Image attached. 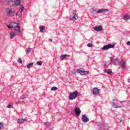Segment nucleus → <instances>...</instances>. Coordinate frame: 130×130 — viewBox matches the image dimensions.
Here are the masks:
<instances>
[{
  "label": "nucleus",
  "mask_w": 130,
  "mask_h": 130,
  "mask_svg": "<svg viewBox=\"0 0 130 130\" xmlns=\"http://www.w3.org/2000/svg\"><path fill=\"white\" fill-rule=\"evenodd\" d=\"M79 96V92L77 91H75L73 92H71L69 95L70 100H74Z\"/></svg>",
  "instance_id": "f257e3e1"
},
{
  "label": "nucleus",
  "mask_w": 130,
  "mask_h": 130,
  "mask_svg": "<svg viewBox=\"0 0 130 130\" xmlns=\"http://www.w3.org/2000/svg\"><path fill=\"white\" fill-rule=\"evenodd\" d=\"M76 16H77V11L76 10H71L70 11V18L73 21H76L77 20V18H76Z\"/></svg>",
  "instance_id": "f03ea898"
},
{
  "label": "nucleus",
  "mask_w": 130,
  "mask_h": 130,
  "mask_svg": "<svg viewBox=\"0 0 130 130\" xmlns=\"http://www.w3.org/2000/svg\"><path fill=\"white\" fill-rule=\"evenodd\" d=\"M7 14L8 17H13L15 16V10L12 9H8L7 10Z\"/></svg>",
  "instance_id": "7ed1b4c3"
},
{
  "label": "nucleus",
  "mask_w": 130,
  "mask_h": 130,
  "mask_svg": "<svg viewBox=\"0 0 130 130\" xmlns=\"http://www.w3.org/2000/svg\"><path fill=\"white\" fill-rule=\"evenodd\" d=\"M13 23L17 25L16 26H14V28H15L14 31H15V32H18V33H21V27L20 26V23L16 22H13Z\"/></svg>",
  "instance_id": "20e7f679"
},
{
  "label": "nucleus",
  "mask_w": 130,
  "mask_h": 130,
  "mask_svg": "<svg viewBox=\"0 0 130 130\" xmlns=\"http://www.w3.org/2000/svg\"><path fill=\"white\" fill-rule=\"evenodd\" d=\"M5 2L9 5L11 2H13L16 6H19L21 4V0H5Z\"/></svg>",
  "instance_id": "39448f33"
},
{
  "label": "nucleus",
  "mask_w": 130,
  "mask_h": 130,
  "mask_svg": "<svg viewBox=\"0 0 130 130\" xmlns=\"http://www.w3.org/2000/svg\"><path fill=\"white\" fill-rule=\"evenodd\" d=\"M92 10L93 12H96L97 14H100L101 13H103V12H108V9H99L98 11H97V9L92 8Z\"/></svg>",
  "instance_id": "423d86ee"
},
{
  "label": "nucleus",
  "mask_w": 130,
  "mask_h": 130,
  "mask_svg": "<svg viewBox=\"0 0 130 130\" xmlns=\"http://www.w3.org/2000/svg\"><path fill=\"white\" fill-rule=\"evenodd\" d=\"M114 47V45L112 44H108L105 45L103 48V50H107V49H109V48H113Z\"/></svg>",
  "instance_id": "0eeeda50"
},
{
  "label": "nucleus",
  "mask_w": 130,
  "mask_h": 130,
  "mask_svg": "<svg viewBox=\"0 0 130 130\" xmlns=\"http://www.w3.org/2000/svg\"><path fill=\"white\" fill-rule=\"evenodd\" d=\"M77 73H78L79 74H80V75H81L82 76H85L89 74V71H82L80 69H78L77 70Z\"/></svg>",
  "instance_id": "6e6552de"
},
{
  "label": "nucleus",
  "mask_w": 130,
  "mask_h": 130,
  "mask_svg": "<svg viewBox=\"0 0 130 130\" xmlns=\"http://www.w3.org/2000/svg\"><path fill=\"white\" fill-rule=\"evenodd\" d=\"M110 60H111V62L114 63L115 66H117V63H119V61L118 58H116V59H114L113 58L110 57Z\"/></svg>",
  "instance_id": "1a4fd4ad"
},
{
  "label": "nucleus",
  "mask_w": 130,
  "mask_h": 130,
  "mask_svg": "<svg viewBox=\"0 0 130 130\" xmlns=\"http://www.w3.org/2000/svg\"><path fill=\"white\" fill-rule=\"evenodd\" d=\"M102 26L98 25L93 27V29L94 31H97V32H100V31H102Z\"/></svg>",
  "instance_id": "9d476101"
},
{
  "label": "nucleus",
  "mask_w": 130,
  "mask_h": 130,
  "mask_svg": "<svg viewBox=\"0 0 130 130\" xmlns=\"http://www.w3.org/2000/svg\"><path fill=\"white\" fill-rule=\"evenodd\" d=\"M81 119L83 122L84 123L88 122V121H89V118L87 117L86 115H83Z\"/></svg>",
  "instance_id": "9b49d317"
},
{
  "label": "nucleus",
  "mask_w": 130,
  "mask_h": 130,
  "mask_svg": "<svg viewBox=\"0 0 130 130\" xmlns=\"http://www.w3.org/2000/svg\"><path fill=\"white\" fill-rule=\"evenodd\" d=\"M99 91H100V89H98L97 87H95L93 89L92 93L93 95H98V94H99Z\"/></svg>",
  "instance_id": "f8f14e48"
},
{
  "label": "nucleus",
  "mask_w": 130,
  "mask_h": 130,
  "mask_svg": "<svg viewBox=\"0 0 130 130\" xmlns=\"http://www.w3.org/2000/svg\"><path fill=\"white\" fill-rule=\"evenodd\" d=\"M113 107L114 108H121V105H120V104H118L114 102H113Z\"/></svg>",
  "instance_id": "ddd939ff"
},
{
  "label": "nucleus",
  "mask_w": 130,
  "mask_h": 130,
  "mask_svg": "<svg viewBox=\"0 0 130 130\" xmlns=\"http://www.w3.org/2000/svg\"><path fill=\"white\" fill-rule=\"evenodd\" d=\"M120 62V64H121V67H122V68H123V69H124V70H125V66H126V63H125V61H124V60H121L120 62Z\"/></svg>",
  "instance_id": "4468645a"
},
{
  "label": "nucleus",
  "mask_w": 130,
  "mask_h": 130,
  "mask_svg": "<svg viewBox=\"0 0 130 130\" xmlns=\"http://www.w3.org/2000/svg\"><path fill=\"white\" fill-rule=\"evenodd\" d=\"M75 113H76L77 116H79L81 114V109L79 108H75Z\"/></svg>",
  "instance_id": "2eb2a0df"
},
{
  "label": "nucleus",
  "mask_w": 130,
  "mask_h": 130,
  "mask_svg": "<svg viewBox=\"0 0 130 130\" xmlns=\"http://www.w3.org/2000/svg\"><path fill=\"white\" fill-rule=\"evenodd\" d=\"M66 57H70V55L62 54L60 56V59H61L62 60H63V59H65Z\"/></svg>",
  "instance_id": "dca6fc26"
},
{
  "label": "nucleus",
  "mask_w": 130,
  "mask_h": 130,
  "mask_svg": "<svg viewBox=\"0 0 130 130\" xmlns=\"http://www.w3.org/2000/svg\"><path fill=\"white\" fill-rule=\"evenodd\" d=\"M25 121H27V119H23L22 120L18 119L17 120V123H19V124H21L22 123H24Z\"/></svg>",
  "instance_id": "f3484780"
},
{
  "label": "nucleus",
  "mask_w": 130,
  "mask_h": 130,
  "mask_svg": "<svg viewBox=\"0 0 130 130\" xmlns=\"http://www.w3.org/2000/svg\"><path fill=\"white\" fill-rule=\"evenodd\" d=\"M20 7V9L19 10L20 11V16L22 17V13L24 12V10H25V8H24V6L22 5H21Z\"/></svg>",
  "instance_id": "a211bd4d"
},
{
  "label": "nucleus",
  "mask_w": 130,
  "mask_h": 130,
  "mask_svg": "<svg viewBox=\"0 0 130 130\" xmlns=\"http://www.w3.org/2000/svg\"><path fill=\"white\" fill-rule=\"evenodd\" d=\"M15 36H16V32H15L14 31L10 32V38H11V39H13V38H14V37H15Z\"/></svg>",
  "instance_id": "6ab92c4d"
},
{
  "label": "nucleus",
  "mask_w": 130,
  "mask_h": 130,
  "mask_svg": "<svg viewBox=\"0 0 130 130\" xmlns=\"http://www.w3.org/2000/svg\"><path fill=\"white\" fill-rule=\"evenodd\" d=\"M40 28V31L41 32V33H43V32H44V30H45V27L44 26H42L41 27H39Z\"/></svg>",
  "instance_id": "aec40b11"
},
{
  "label": "nucleus",
  "mask_w": 130,
  "mask_h": 130,
  "mask_svg": "<svg viewBox=\"0 0 130 130\" xmlns=\"http://www.w3.org/2000/svg\"><path fill=\"white\" fill-rule=\"evenodd\" d=\"M130 17L129 14L124 15V20H129Z\"/></svg>",
  "instance_id": "412c9836"
},
{
  "label": "nucleus",
  "mask_w": 130,
  "mask_h": 130,
  "mask_svg": "<svg viewBox=\"0 0 130 130\" xmlns=\"http://www.w3.org/2000/svg\"><path fill=\"white\" fill-rule=\"evenodd\" d=\"M33 64H34V63H33V62L29 63L27 65V68L30 69V68H32V67H33Z\"/></svg>",
  "instance_id": "4be33fe9"
},
{
  "label": "nucleus",
  "mask_w": 130,
  "mask_h": 130,
  "mask_svg": "<svg viewBox=\"0 0 130 130\" xmlns=\"http://www.w3.org/2000/svg\"><path fill=\"white\" fill-rule=\"evenodd\" d=\"M105 72L107 74H108V75H110V74H112V71H111V70H110L109 69L105 70Z\"/></svg>",
  "instance_id": "5701e85b"
},
{
  "label": "nucleus",
  "mask_w": 130,
  "mask_h": 130,
  "mask_svg": "<svg viewBox=\"0 0 130 130\" xmlns=\"http://www.w3.org/2000/svg\"><path fill=\"white\" fill-rule=\"evenodd\" d=\"M51 91H55L56 90H58V88L56 87H53L51 89Z\"/></svg>",
  "instance_id": "b1692460"
},
{
  "label": "nucleus",
  "mask_w": 130,
  "mask_h": 130,
  "mask_svg": "<svg viewBox=\"0 0 130 130\" xmlns=\"http://www.w3.org/2000/svg\"><path fill=\"white\" fill-rule=\"evenodd\" d=\"M42 63H43V62L41 61H39L37 62L38 66H42Z\"/></svg>",
  "instance_id": "393cba45"
},
{
  "label": "nucleus",
  "mask_w": 130,
  "mask_h": 130,
  "mask_svg": "<svg viewBox=\"0 0 130 130\" xmlns=\"http://www.w3.org/2000/svg\"><path fill=\"white\" fill-rule=\"evenodd\" d=\"M111 64V63H110V62L109 61H107L105 63V66L106 67H108V66L110 65Z\"/></svg>",
  "instance_id": "a878e982"
},
{
  "label": "nucleus",
  "mask_w": 130,
  "mask_h": 130,
  "mask_svg": "<svg viewBox=\"0 0 130 130\" xmlns=\"http://www.w3.org/2000/svg\"><path fill=\"white\" fill-rule=\"evenodd\" d=\"M31 49H32V48H28L26 50V53H29V52H31Z\"/></svg>",
  "instance_id": "bb28decb"
},
{
  "label": "nucleus",
  "mask_w": 130,
  "mask_h": 130,
  "mask_svg": "<svg viewBox=\"0 0 130 130\" xmlns=\"http://www.w3.org/2000/svg\"><path fill=\"white\" fill-rule=\"evenodd\" d=\"M18 63H23V61H22V58H20L18 60Z\"/></svg>",
  "instance_id": "cd10ccee"
},
{
  "label": "nucleus",
  "mask_w": 130,
  "mask_h": 130,
  "mask_svg": "<svg viewBox=\"0 0 130 130\" xmlns=\"http://www.w3.org/2000/svg\"><path fill=\"white\" fill-rule=\"evenodd\" d=\"M7 27L9 29H11V28H14L15 26L13 25H7Z\"/></svg>",
  "instance_id": "c85d7f7f"
},
{
  "label": "nucleus",
  "mask_w": 130,
  "mask_h": 130,
  "mask_svg": "<svg viewBox=\"0 0 130 130\" xmlns=\"http://www.w3.org/2000/svg\"><path fill=\"white\" fill-rule=\"evenodd\" d=\"M88 47H93V44L91 43H88L87 45Z\"/></svg>",
  "instance_id": "c756f323"
},
{
  "label": "nucleus",
  "mask_w": 130,
  "mask_h": 130,
  "mask_svg": "<svg viewBox=\"0 0 130 130\" xmlns=\"http://www.w3.org/2000/svg\"><path fill=\"white\" fill-rule=\"evenodd\" d=\"M7 108H13V105L12 104H9L7 106Z\"/></svg>",
  "instance_id": "7c9ffc66"
},
{
  "label": "nucleus",
  "mask_w": 130,
  "mask_h": 130,
  "mask_svg": "<svg viewBox=\"0 0 130 130\" xmlns=\"http://www.w3.org/2000/svg\"><path fill=\"white\" fill-rule=\"evenodd\" d=\"M51 123H49V122H46V123H44V125H51Z\"/></svg>",
  "instance_id": "2f4dec72"
},
{
  "label": "nucleus",
  "mask_w": 130,
  "mask_h": 130,
  "mask_svg": "<svg viewBox=\"0 0 130 130\" xmlns=\"http://www.w3.org/2000/svg\"><path fill=\"white\" fill-rule=\"evenodd\" d=\"M4 125V123H3V122H0V129H2V127H3Z\"/></svg>",
  "instance_id": "473e14b6"
},
{
  "label": "nucleus",
  "mask_w": 130,
  "mask_h": 130,
  "mask_svg": "<svg viewBox=\"0 0 130 130\" xmlns=\"http://www.w3.org/2000/svg\"><path fill=\"white\" fill-rule=\"evenodd\" d=\"M25 98H26V97H25V96H24V95H22V96H21V97H20V99H21V100H24V99H25Z\"/></svg>",
  "instance_id": "72a5a7b5"
},
{
  "label": "nucleus",
  "mask_w": 130,
  "mask_h": 130,
  "mask_svg": "<svg viewBox=\"0 0 130 130\" xmlns=\"http://www.w3.org/2000/svg\"><path fill=\"white\" fill-rule=\"evenodd\" d=\"M127 45H129V46H130V42H129V41H128V42H127Z\"/></svg>",
  "instance_id": "f704fd0d"
},
{
  "label": "nucleus",
  "mask_w": 130,
  "mask_h": 130,
  "mask_svg": "<svg viewBox=\"0 0 130 130\" xmlns=\"http://www.w3.org/2000/svg\"><path fill=\"white\" fill-rule=\"evenodd\" d=\"M49 41H51V42H52V39H49Z\"/></svg>",
  "instance_id": "c9c22d12"
},
{
  "label": "nucleus",
  "mask_w": 130,
  "mask_h": 130,
  "mask_svg": "<svg viewBox=\"0 0 130 130\" xmlns=\"http://www.w3.org/2000/svg\"><path fill=\"white\" fill-rule=\"evenodd\" d=\"M15 16H16V17H17L18 16V13H16Z\"/></svg>",
  "instance_id": "e433bc0d"
},
{
  "label": "nucleus",
  "mask_w": 130,
  "mask_h": 130,
  "mask_svg": "<svg viewBox=\"0 0 130 130\" xmlns=\"http://www.w3.org/2000/svg\"><path fill=\"white\" fill-rule=\"evenodd\" d=\"M121 102H126L125 101H121Z\"/></svg>",
  "instance_id": "4c0bfd02"
}]
</instances>
